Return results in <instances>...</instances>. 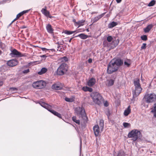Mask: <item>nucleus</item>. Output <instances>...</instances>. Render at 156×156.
<instances>
[{"label":"nucleus","mask_w":156,"mask_h":156,"mask_svg":"<svg viewBox=\"0 0 156 156\" xmlns=\"http://www.w3.org/2000/svg\"><path fill=\"white\" fill-rule=\"evenodd\" d=\"M123 63V60L120 58L112 60L109 62L108 66L107 73L110 74L116 71Z\"/></svg>","instance_id":"f257e3e1"},{"label":"nucleus","mask_w":156,"mask_h":156,"mask_svg":"<svg viewBox=\"0 0 156 156\" xmlns=\"http://www.w3.org/2000/svg\"><path fill=\"white\" fill-rule=\"evenodd\" d=\"M93 101L94 103L100 106L104 102V99L101 94L98 92H94L91 94Z\"/></svg>","instance_id":"f03ea898"},{"label":"nucleus","mask_w":156,"mask_h":156,"mask_svg":"<svg viewBox=\"0 0 156 156\" xmlns=\"http://www.w3.org/2000/svg\"><path fill=\"white\" fill-rule=\"evenodd\" d=\"M128 136L129 138H132V140L133 141H135L138 138H141L142 136L140 131L135 129L129 132L128 134Z\"/></svg>","instance_id":"7ed1b4c3"},{"label":"nucleus","mask_w":156,"mask_h":156,"mask_svg":"<svg viewBox=\"0 0 156 156\" xmlns=\"http://www.w3.org/2000/svg\"><path fill=\"white\" fill-rule=\"evenodd\" d=\"M140 81V80L139 79L134 81V84L135 86V89L133 91V98H135L138 96L142 90V89L141 87Z\"/></svg>","instance_id":"20e7f679"},{"label":"nucleus","mask_w":156,"mask_h":156,"mask_svg":"<svg viewBox=\"0 0 156 156\" xmlns=\"http://www.w3.org/2000/svg\"><path fill=\"white\" fill-rule=\"evenodd\" d=\"M68 65L66 64L63 63L61 64L57 70V74L58 75H62L67 71Z\"/></svg>","instance_id":"39448f33"},{"label":"nucleus","mask_w":156,"mask_h":156,"mask_svg":"<svg viewBox=\"0 0 156 156\" xmlns=\"http://www.w3.org/2000/svg\"><path fill=\"white\" fill-rule=\"evenodd\" d=\"M144 98L147 103H152L156 100V95L154 93L147 94L145 95Z\"/></svg>","instance_id":"423d86ee"},{"label":"nucleus","mask_w":156,"mask_h":156,"mask_svg":"<svg viewBox=\"0 0 156 156\" xmlns=\"http://www.w3.org/2000/svg\"><path fill=\"white\" fill-rule=\"evenodd\" d=\"M46 83L42 80H40L34 82L32 84L33 87L37 89H42L45 87Z\"/></svg>","instance_id":"0eeeda50"},{"label":"nucleus","mask_w":156,"mask_h":156,"mask_svg":"<svg viewBox=\"0 0 156 156\" xmlns=\"http://www.w3.org/2000/svg\"><path fill=\"white\" fill-rule=\"evenodd\" d=\"M75 112L79 117L83 118H86L87 119L86 116L85 110L83 107H77L75 110Z\"/></svg>","instance_id":"6e6552de"},{"label":"nucleus","mask_w":156,"mask_h":156,"mask_svg":"<svg viewBox=\"0 0 156 156\" xmlns=\"http://www.w3.org/2000/svg\"><path fill=\"white\" fill-rule=\"evenodd\" d=\"M11 53L10 54V55L12 57H22L25 56L24 54H22L15 49L11 50Z\"/></svg>","instance_id":"1a4fd4ad"},{"label":"nucleus","mask_w":156,"mask_h":156,"mask_svg":"<svg viewBox=\"0 0 156 156\" xmlns=\"http://www.w3.org/2000/svg\"><path fill=\"white\" fill-rule=\"evenodd\" d=\"M18 62L16 59H12L9 61L7 64L9 66L13 67L16 66L18 64Z\"/></svg>","instance_id":"9d476101"},{"label":"nucleus","mask_w":156,"mask_h":156,"mask_svg":"<svg viewBox=\"0 0 156 156\" xmlns=\"http://www.w3.org/2000/svg\"><path fill=\"white\" fill-rule=\"evenodd\" d=\"M42 13L45 16L47 17L51 18L52 16L50 15V12L49 11L47 10L46 8H43L41 10Z\"/></svg>","instance_id":"9b49d317"},{"label":"nucleus","mask_w":156,"mask_h":156,"mask_svg":"<svg viewBox=\"0 0 156 156\" xmlns=\"http://www.w3.org/2000/svg\"><path fill=\"white\" fill-rule=\"evenodd\" d=\"M106 12H104L98 16L95 17L93 19H92V21L93 22V23H96L105 14Z\"/></svg>","instance_id":"f8f14e48"},{"label":"nucleus","mask_w":156,"mask_h":156,"mask_svg":"<svg viewBox=\"0 0 156 156\" xmlns=\"http://www.w3.org/2000/svg\"><path fill=\"white\" fill-rule=\"evenodd\" d=\"M93 131L95 136H98L99 133V126L98 125H95L93 128Z\"/></svg>","instance_id":"ddd939ff"},{"label":"nucleus","mask_w":156,"mask_h":156,"mask_svg":"<svg viewBox=\"0 0 156 156\" xmlns=\"http://www.w3.org/2000/svg\"><path fill=\"white\" fill-rule=\"evenodd\" d=\"M96 82V80L95 78H91L89 79L88 81L87 85L90 87H92L95 84Z\"/></svg>","instance_id":"4468645a"},{"label":"nucleus","mask_w":156,"mask_h":156,"mask_svg":"<svg viewBox=\"0 0 156 156\" xmlns=\"http://www.w3.org/2000/svg\"><path fill=\"white\" fill-rule=\"evenodd\" d=\"M39 104L41 106L47 109L48 111L49 110H50V108L51 107V105H49L48 104L44 102L40 103Z\"/></svg>","instance_id":"2eb2a0df"},{"label":"nucleus","mask_w":156,"mask_h":156,"mask_svg":"<svg viewBox=\"0 0 156 156\" xmlns=\"http://www.w3.org/2000/svg\"><path fill=\"white\" fill-rule=\"evenodd\" d=\"M46 29L48 33L52 34L53 33L54 30L52 28L51 25L49 24L46 26Z\"/></svg>","instance_id":"dca6fc26"},{"label":"nucleus","mask_w":156,"mask_h":156,"mask_svg":"<svg viewBox=\"0 0 156 156\" xmlns=\"http://www.w3.org/2000/svg\"><path fill=\"white\" fill-rule=\"evenodd\" d=\"M153 25L152 24H150L148 25L144 29V31L145 33H148L150 30L152 28Z\"/></svg>","instance_id":"f3484780"},{"label":"nucleus","mask_w":156,"mask_h":156,"mask_svg":"<svg viewBox=\"0 0 156 156\" xmlns=\"http://www.w3.org/2000/svg\"><path fill=\"white\" fill-rule=\"evenodd\" d=\"M151 109V112L153 114L154 116L156 118V103L154 104Z\"/></svg>","instance_id":"a211bd4d"},{"label":"nucleus","mask_w":156,"mask_h":156,"mask_svg":"<svg viewBox=\"0 0 156 156\" xmlns=\"http://www.w3.org/2000/svg\"><path fill=\"white\" fill-rule=\"evenodd\" d=\"M117 156H129V155L128 154L125 153L123 151L121 150L118 152Z\"/></svg>","instance_id":"6ab92c4d"},{"label":"nucleus","mask_w":156,"mask_h":156,"mask_svg":"<svg viewBox=\"0 0 156 156\" xmlns=\"http://www.w3.org/2000/svg\"><path fill=\"white\" fill-rule=\"evenodd\" d=\"M131 109H130V106H129L126 109L124 112V115L125 116L128 115L130 113Z\"/></svg>","instance_id":"aec40b11"},{"label":"nucleus","mask_w":156,"mask_h":156,"mask_svg":"<svg viewBox=\"0 0 156 156\" xmlns=\"http://www.w3.org/2000/svg\"><path fill=\"white\" fill-rule=\"evenodd\" d=\"M76 37H79L82 39H85L88 37V36L84 34H81L76 36Z\"/></svg>","instance_id":"412c9836"},{"label":"nucleus","mask_w":156,"mask_h":156,"mask_svg":"<svg viewBox=\"0 0 156 156\" xmlns=\"http://www.w3.org/2000/svg\"><path fill=\"white\" fill-rule=\"evenodd\" d=\"M47 70L48 69L47 68L44 67L40 71L38 72V74L40 75H42L46 72Z\"/></svg>","instance_id":"4be33fe9"},{"label":"nucleus","mask_w":156,"mask_h":156,"mask_svg":"<svg viewBox=\"0 0 156 156\" xmlns=\"http://www.w3.org/2000/svg\"><path fill=\"white\" fill-rule=\"evenodd\" d=\"M117 24L118 23L117 22L113 21L108 24V27L110 28H112L116 26Z\"/></svg>","instance_id":"5701e85b"},{"label":"nucleus","mask_w":156,"mask_h":156,"mask_svg":"<svg viewBox=\"0 0 156 156\" xmlns=\"http://www.w3.org/2000/svg\"><path fill=\"white\" fill-rule=\"evenodd\" d=\"M52 88L53 89L59 90L62 89V87L58 84H55L52 85Z\"/></svg>","instance_id":"b1692460"},{"label":"nucleus","mask_w":156,"mask_h":156,"mask_svg":"<svg viewBox=\"0 0 156 156\" xmlns=\"http://www.w3.org/2000/svg\"><path fill=\"white\" fill-rule=\"evenodd\" d=\"M82 90L84 91H89L91 92L93 91L92 89L88 87H84L82 88Z\"/></svg>","instance_id":"393cba45"},{"label":"nucleus","mask_w":156,"mask_h":156,"mask_svg":"<svg viewBox=\"0 0 156 156\" xmlns=\"http://www.w3.org/2000/svg\"><path fill=\"white\" fill-rule=\"evenodd\" d=\"M84 22L85 20H80L77 22H76V24L78 25V27H79L80 26H83Z\"/></svg>","instance_id":"a878e982"},{"label":"nucleus","mask_w":156,"mask_h":156,"mask_svg":"<svg viewBox=\"0 0 156 156\" xmlns=\"http://www.w3.org/2000/svg\"><path fill=\"white\" fill-rule=\"evenodd\" d=\"M108 86H111L113 85L114 83V80L113 79H110L108 80Z\"/></svg>","instance_id":"bb28decb"},{"label":"nucleus","mask_w":156,"mask_h":156,"mask_svg":"<svg viewBox=\"0 0 156 156\" xmlns=\"http://www.w3.org/2000/svg\"><path fill=\"white\" fill-rule=\"evenodd\" d=\"M76 32V31H68L67 30H66L64 31V33L66 34L67 35H70V34H71L75 33Z\"/></svg>","instance_id":"cd10ccee"},{"label":"nucleus","mask_w":156,"mask_h":156,"mask_svg":"<svg viewBox=\"0 0 156 156\" xmlns=\"http://www.w3.org/2000/svg\"><path fill=\"white\" fill-rule=\"evenodd\" d=\"M99 126L101 129H103L104 126V121L102 119H101L100 120L99 122Z\"/></svg>","instance_id":"c85d7f7f"},{"label":"nucleus","mask_w":156,"mask_h":156,"mask_svg":"<svg viewBox=\"0 0 156 156\" xmlns=\"http://www.w3.org/2000/svg\"><path fill=\"white\" fill-rule=\"evenodd\" d=\"M65 100L67 102H73L74 101V99L73 98H69L66 97L65 98Z\"/></svg>","instance_id":"c756f323"},{"label":"nucleus","mask_w":156,"mask_h":156,"mask_svg":"<svg viewBox=\"0 0 156 156\" xmlns=\"http://www.w3.org/2000/svg\"><path fill=\"white\" fill-rule=\"evenodd\" d=\"M72 120H73L76 122V123L79 124L80 122V121L79 120L76 119V116H73L72 117Z\"/></svg>","instance_id":"7c9ffc66"},{"label":"nucleus","mask_w":156,"mask_h":156,"mask_svg":"<svg viewBox=\"0 0 156 156\" xmlns=\"http://www.w3.org/2000/svg\"><path fill=\"white\" fill-rule=\"evenodd\" d=\"M123 125L125 128H126L130 127L131 125L130 124L128 123L123 122Z\"/></svg>","instance_id":"2f4dec72"},{"label":"nucleus","mask_w":156,"mask_h":156,"mask_svg":"<svg viewBox=\"0 0 156 156\" xmlns=\"http://www.w3.org/2000/svg\"><path fill=\"white\" fill-rule=\"evenodd\" d=\"M155 1L154 0L151 1L148 4V6H153L155 4Z\"/></svg>","instance_id":"473e14b6"},{"label":"nucleus","mask_w":156,"mask_h":156,"mask_svg":"<svg viewBox=\"0 0 156 156\" xmlns=\"http://www.w3.org/2000/svg\"><path fill=\"white\" fill-rule=\"evenodd\" d=\"M51 113H52L53 114L55 115H56L57 114L58 112L55 111L53 110L52 108V106L51 107L50 110H48Z\"/></svg>","instance_id":"72a5a7b5"},{"label":"nucleus","mask_w":156,"mask_h":156,"mask_svg":"<svg viewBox=\"0 0 156 156\" xmlns=\"http://www.w3.org/2000/svg\"><path fill=\"white\" fill-rule=\"evenodd\" d=\"M51 113H52L53 114L55 115H56L57 114L58 112L55 111L53 110L52 108V106L51 107L50 110H48Z\"/></svg>","instance_id":"f704fd0d"},{"label":"nucleus","mask_w":156,"mask_h":156,"mask_svg":"<svg viewBox=\"0 0 156 156\" xmlns=\"http://www.w3.org/2000/svg\"><path fill=\"white\" fill-rule=\"evenodd\" d=\"M113 37L111 36H108L107 38V40L108 42H111L112 41H113Z\"/></svg>","instance_id":"c9c22d12"},{"label":"nucleus","mask_w":156,"mask_h":156,"mask_svg":"<svg viewBox=\"0 0 156 156\" xmlns=\"http://www.w3.org/2000/svg\"><path fill=\"white\" fill-rule=\"evenodd\" d=\"M61 60L62 62H67L68 61V58L66 57H62L61 58Z\"/></svg>","instance_id":"e433bc0d"},{"label":"nucleus","mask_w":156,"mask_h":156,"mask_svg":"<svg viewBox=\"0 0 156 156\" xmlns=\"http://www.w3.org/2000/svg\"><path fill=\"white\" fill-rule=\"evenodd\" d=\"M141 38L143 41H146L147 39V37L146 35H144L141 36Z\"/></svg>","instance_id":"4c0bfd02"},{"label":"nucleus","mask_w":156,"mask_h":156,"mask_svg":"<svg viewBox=\"0 0 156 156\" xmlns=\"http://www.w3.org/2000/svg\"><path fill=\"white\" fill-rule=\"evenodd\" d=\"M63 48V46L61 45H59L57 47V50H59L60 51H62Z\"/></svg>","instance_id":"58836bf2"},{"label":"nucleus","mask_w":156,"mask_h":156,"mask_svg":"<svg viewBox=\"0 0 156 156\" xmlns=\"http://www.w3.org/2000/svg\"><path fill=\"white\" fill-rule=\"evenodd\" d=\"M22 13H22V12H20V13H19V14H18L17 15L16 18L15 19H16H16H18L21 16H22L23 15Z\"/></svg>","instance_id":"ea45409f"},{"label":"nucleus","mask_w":156,"mask_h":156,"mask_svg":"<svg viewBox=\"0 0 156 156\" xmlns=\"http://www.w3.org/2000/svg\"><path fill=\"white\" fill-rule=\"evenodd\" d=\"M124 65L125 66H127V67H129L130 64L127 61H125L124 62Z\"/></svg>","instance_id":"a19ab883"},{"label":"nucleus","mask_w":156,"mask_h":156,"mask_svg":"<svg viewBox=\"0 0 156 156\" xmlns=\"http://www.w3.org/2000/svg\"><path fill=\"white\" fill-rule=\"evenodd\" d=\"M30 72V70L29 69H27L26 70H24L23 71V73L24 74H26L29 73Z\"/></svg>","instance_id":"79ce46f5"},{"label":"nucleus","mask_w":156,"mask_h":156,"mask_svg":"<svg viewBox=\"0 0 156 156\" xmlns=\"http://www.w3.org/2000/svg\"><path fill=\"white\" fill-rule=\"evenodd\" d=\"M147 44L146 43H143L141 47V48L142 49H145L146 47Z\"/></svg>","instance_id":"37998d69"},{"label":"nucleus","mask_w":156,"mask_h":156,"mask_svg":"<svg viewBox=\"0 0 156 156\" xmlns=\"http://www.w3.org/2000/svg\"><path fill=\"white\" fill-rule=\"evenodd\" d=\"M30 10V9L26 10H24L22 12H22L23 15L24 14L26 13H27Z\"/></svg>","instance_id":"c03bdc74"},{"label":"nucleus","mask_w":156,"mask_h":156,"mask_svg":"<svg viewBox=\"0 0 156 156\" xmlns=\"http://www.w3.org/2000/svg\"><path fill=\"white\" fill-rule=\"evenodd\" d=\"M103 44H104V46H105V47L108 46V43L106 41H104L103 42Z\"/></svg>","instance_id":"a18cd8bd"},{"label":"nucleus","mask_w":156,"mask_h":156,"mask_svg":"<svg viewBox=\"0 0 156 156\" xmlns=\"http://www.w3.org/2000/svg\"><path fill=\"white\" fill-rule=\"evenodd\" d=\"M10 89L12 90L13 91H15L17 90V88L14 87H11L10 88Z\"/></svg>","instance_id":"49530a36"},{"label":"nucleus","mask_w":156,"mask_h":156,"mask_svg":"<svg viewBox=\"0 0 156 156\" xmlns=\"http://www.w3.org/2000/svg\"><path fill=\"white\" fill-rule=\"evenodd\" d=\"M108 105V103L106 101L104 103V105L105 107H107Z\"/></svg>","instance_id":"de8ad7c7"},{"label":"nucleus","mask_w":156,"mask_h":156,"mask_svg":"<svg viewBox=\"0 0 156 156\" xmlns=\"http://www.w3.org/2000/svg\"><path fill=\"white\" fill-rule=\"evenodd\" d=\"M41 49L42 51H48L49 50V49H47L45 48H41Z\"/></svg>","instance_id":"09e8293b"},{"label":"nucleus","mask_w":156,"mask_h":156,"mask_svg":"<svg viewBox=\"0 0 156 156\" xmlns=\"http://www.w3.org/2000/svg\"><path fill=\"white\" fill-rule=\"evenodd\" d=\"M106 114H107V116H108V117L110 115V111L109 110H108L106 112Z\"/></svg>","instance_id":"8fccbe9b"},{"label":"nucleus","mask_w":156,"mask_h":156,"mask_svg":"<svg viewBox=\"0 0 156 156\" xmlns=\"http://www.w3.org/2000/svg\"><path fill=\"white\" fill-rule=\"evenodd\" d=\"M56 116L59 118H61L62 117L61 115L58 112L57 113Z\"/></svg>","instance_id":"3c124183"},{"label":"nucleus","mask_w":156,"mask_h":156,"mask_svg":"<svg viewBox=\"0 0 156 156\" xmlns=\"http://www.w3.org/2000/svg\"><path fill=\"white\" fill-rule=\"evenodd\" d=\"M88 62L89 63H91L92 62V60L91 58H90L88 60Z\"/></svg>","instance_id":"603ef678"},{"label":"nucleus","mask_w":156,"mask_h":156,"mask_svg":"<svg viewBox=\"0 0 156 156\" xmlns=\"http://www.w3.org/2000/svg\"><path fill=\"white\" fill-rule=\"evenodd\" d=\"M3 84V82L2 81L0 80V86H2Z\"/></svg>","instance_id":"864d4df0"},{"label":"nucleus","mask_w":156,"mask_h":156,"mask_svg":"<svg viewBox=\"0 0 156 156\" xmlns=\"http://www.w3.org/2000/svg\"><path fill=\"white\" fill-rule=\"evenodd\" d=\"M16 20V19H15L14 20H13L12 22L10 24H9V25H8V27H9L11 25V24Z\"/></svg>","instance_id":"5fc2aeb1"},{"label":"nucleus","mask_w":156,"mask_h":156,"mask_svg":"<svg viewBox=\"0 0 156 156\" xmlns=\"http://www.w3.org/2000/svg\"><path fill=\"white\" fill-rule=\"evenodd\" d=\"M41 57L42 58H46L47 56L45 55H42L41 56Z\"/></svg>","instance_id":"6e6d98bb"},{"label":"nucleus","mask_w":156,"mask_h":156,"mask_svg":"<svg viewBox=\"0 0 156 156\" xmlns=\"http://www.w3.org/2000/svg\"><path fill=\"white\" fill-rule=\"evenodd\" d=\"M121 1H122V0H116V2L118 3H120L121 2Z\"/></svg>","instance_id":"4d7b16f0"},{"label":"nucleus","mask_w":156,"mask_h":156,"mask_svg":"<svg viewBox=\"0 0 156 156\" xmlns=\"http://www.w3.org/2000/svg\"><path fill=\"white\" fill-rule=\"evenodd\" d=\"M21 28L22 29H24V28H26L27 27L25 26H22Z\"/></svg>","instance_id":"13d9d810"},{"label":"nucleus","mask_w":156,"mask_h":156,"mask_svg":"<svg viewBox=\"0 0 156 156\" xmlns=\"http://www.w3.org/2000/svg\"><path fill=\"white\" fill-rule=\"evenodd\" d=\"M110 14L109 13L108 14L106 15V16L107 17H108L110 16Z\"/></svg>","instance_id":"bf43d9fd"},{"label":"nucleus","mask_w":156,"mask_h":156,"mask_svg":"<svg viewBox=\"0 0 156 156\" xmlns=\"http://www.w3.org/2000/svg\"><path fill=\"white\" fill-rule=\"evenodd\" d=\"M73 22L74 23H75V24H76V20L75 19H74L73 20Z\"/></svg>","instance_id":"052dcab7"},{"label":"nucleus","mask_w":156,"mask_h":156,"mask_svg":"<svg viewBox=\"0 0 156 156\" xmlns=\"http://www.w3.org/2000/svg\"><path fill=\"white\" fill-rule=\"evenodd\" d=\"M72 38H71V39L69 40V42H71V40H72Z\"/></svg>","instance_id":"680f3d73"},{"label":"nucleus","mask_w":156,"mask_h":156,"mask_svg":"<svg viewBox=\"0 0 156 156\" xmlns=\"http://www.w3.org/2000/svg\"><path fill=\"white\" fill-rule=\"evenodd\" d=\"M56 44H57L58 45H59V42H57V43H56Z\"/></svg>","instance_id":"e2e57ef3"},{"label":"nucleus","mask_w":156,"mask_h":156,"mask_svg":"<svg viewBox=\"0 0 156 156\" xmlns=\"http://www.w3.org/2000/svg\"><path fill=\"white\" fill-rule=\"evenodd\" d=\"M117 41H118V43H117V44H118V43L119 42V40H118H118H117Z\"/></svg>","instance_id":"0e129e2a"},{"label":"nucleus","mask_w":156,"mask_h":156,"mask_svg":"<svg viewBox=\"0 0 156 156\" xmlns=\"http://www.w3.org/2000/svg\"><path fill=\"white\" fill-rule=\"evenodd\" d=\"M2 44H0V48H1V45H2Z\"/></svg>","instance_id":"69168bd1"},{"label":"nucleus","mask_w":156,"mask_h":156,"mask_svg":"<svg viewBox=\"0 0 156 156\" xmlns=\"http://www.w3.org/2000/svg\"><path fill=\"white\" fill-rule=\"evenodd\" d=\"M87 31H88V29H87Z\"/></svg>","instance_id":"338daca9"},{"label":"nucleus","mask_w":156,"mask_h":156,"mask_svg":"<svg viewBox=\"0 0 156 156\" xmlns=\"http://www.w3.org/2000/svg\"><path fill=\"white\" fill-rule=\"evenodd\" d=\"M96 12H93V13H95Z\"/></svg>","instance_id":"774afa93"}]
</instances>
